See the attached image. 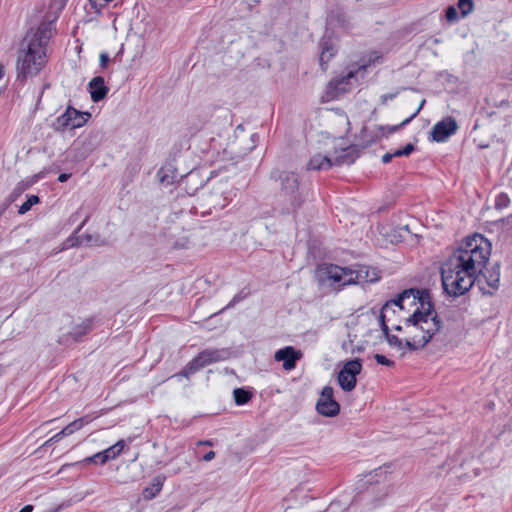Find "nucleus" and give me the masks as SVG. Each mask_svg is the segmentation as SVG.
<instances>
[{
  "instance_id": "f257e3e1",
  "label": "nucleus",
  "mask_w": 512,
  "mask_h": 512,
  "mask_svg": "<svg viewBox=\"0 0 512 512\" xmlns=\"http://www.w3.org/2000/svg\"><path fill=\"white\" fill-rule=\"evenodd\" d=\"M490 255L491 243L483 235L466 237L442 267L444 291L453 297L468 292L483 272Z\"/></svg>"
},
{
  "instance_id": "f03ea898",
  "label": "nucleus",
  "mask_w": 512,
  "mask_h": 512,
  "mask_svg": "<svg viewBox=\"0 0 512 512\" xmlns=\"http://www.w3.org/2000/svg\"><path fill=\"white\" fill-rule=\"evenodd\" d=\"M409 303L406 304V310H410V313L397 326V332H404L406 347L412 351L424 348L431 341L440 330L441 321L427 291L422 292L414 307Z\"/></svg>"
},
{
  "instance_id": "7ed1b4c3",
  "label": "nucleus",
  "mask_w": 512,
  "mask_h": 512,
  "mask_svg": "<svg viewBox=\"0 0 512 512\" xmlns=\"http://www.w3.org/2000/svg\"><path fill=\"white\" fill-rule=\"evenodd\" d=\"M52 34L50 23H42L36 30L26 34L17 54L18 79L35 77L45 67L48 61L47 47Z\"/></svg>"
},
{
  "instance_id": "20e7f679",
  "label": "nucleus",
  "mask_w": 512,
  "mask_h": 512,
  "mask_svg": "<svg viewBox=\"0 0 512 512\" xmlns=\"http://www.w3.org/2000/svg\"><path fill=\"white\" fill-rule=\"evenodd\" d=\"M318 274L322 282L328 283L336 289L364 282L373 283L380 279L379 271L376 268L360 264L347 267L325 264L319 267Z\"/></svg>"
},
{
  "instance_id": "39448f33",
  "label": "nucleus",
  "mask_w": 512,
  "mask_h": 512,
  "mask_svg": "<svg viewBox=\"0 0 512 512\" xmlns=\"http://www.w3.org/2000/svg\"><path fill=\"white\" fill-rule=\"evenodd\" d=\"M422 292L416 289L405 290L396 299L389 300L384 304L380 318L385 333L389 328L397 331V326L401 325L410 313V310H406L407 302L414 307Z\"/></svg>"
},
{
  "instance_id": "423d86ee",
  "label": "nucleus",
  "mask_w": 512,
  "mask_h": 512,
  "mask_svg": "<svg viewBox=\"0 0 512 512\" xmlns=\"http://www.w3.org/2000/svg\"><path fill=\"white\" fill-rule=\"evenodd\" d=\"M228 355L229 353L225 349H206L193 358L187 366L179 374L174 375V377L188 378L190 375L212 363L227 359Z\"/></svg>"
},
{
  "instance_id": "0eeeda50",
  "label": "nucleus",
  "mask_w": 512,
  "mask_h": 512,
  "mask_svg": "<svg viewBox=\"0 0 512 512\" xmlns=\"http://www.w3.org/2000/svg\"><path fill=\"white\" fill-rule=\"evenodd\" d=\"M271 178L279 181L282 196H284L293 207L299 205L301 201L298 193L299 181L298 177L294 173L287 171H273L271 173Z\"/></svg>"
},
{
  "instance_id": "6e6552de",
  "label": "nucleus",
  "mask_w": 512,
  "mask_h": 512,
  "mask_svg": "<svg viewBox=\"0 0 512 512\" xmlns=\"http://www.w3.org/2000/svg\"><path fill=\"white\" fill-rule=\"evenodd\" d=\"M89 116L88 113H81L72 107H68L63 114L54 120L52 126L56 131L80 128L86 123Z\"/></svg>"
},
{
  "instance_id": "1a4fd4ad",
  "label": "nucleus",
  "mask_w": 512,
  "mask_h": 512,
  "mask_svg": "<svg viewBox=\"0 0 512 512\" xmlns=\"http://www.w3.org/2000/svg\"><path fill=\"white\" fill-rule=\"evenodd\" d=\"M362 370V362L359 359L349 360L344 363L343 368L338 373V383L346 391H352L356 386V376Z\"/></svg>"
},
{
  "instance_id": "9d476101",
  "label": "nucleus",
  "mask_w": 512,
  "mask_h": 512,
  "mask_svg": "<svg viewBox=\"0 0 512 512\" xmlns=\"http://www.w3.org/2000/svg\"><path fill=\"white\" fill-rule=\"evenodd\" d=\"M346 158L347 155L344 149H341L340 151H334L333 154H315L310 159L307 166L310 170H327L334 165H340L344 163Z\"/></svg>"
},
{
  "instance_id": "9b49d317",
  "label": "nucleus",
  "mask_w": 512,
  "mask_h": 512,
  "mask_svg": "<svg viewBox=\"0 0 512 512\" xmlns=\"http://www.w3.org/2000/svg\"><path fill=\"white\" fill-rule=\"evenodd\" d=\"M354 76L355 72L350 71L345 77L329 81L325 88V91L321 96L322 102H330L336 100L344 93H346L350 88L349 81Z\"/></svg>"
},
{
  "instance_id": "f8f14e48",
  "label": "nucleus",
  "mask_w": 512,
  "mask_h": 512,
  "mask_svg": "<svg viewBox=\"0 0 512 512\" xmlns=\"http://www.w3.org/2000/svg\"><path fill=\"white\" fill-rule=\"evenodd\" d=\"M316 409L319 414L326 417H334L340 411V405L334 399V391L330 386L322 389L321 395L316 403Z\"/></svg>"
},
{
  "instance_id": "ddd939ff",
  "label": "nucleus",
  "mask_w": 512,
  "mask_h": 512,
  "mask_svg": "<svg viewBox=\"0 0 512 512\" xmlns=\"http://www.w3.org/2000/svg\"><path fill=\"white\" fill-rule=\"evenodd\" d=\"M303 357V353L293 346H286L274 353V360L282 362V367L286 371L295 369L297 362Z\"/></svg>"
},
{
  "instance_id": "4468645a",
  "label": "nucleus",
  "mask_w": 512,
  "mask_h": 512,
  "mask_svg": "<svg viewBox=\"0 0 512 512\" xmlns=\"http://www.w3.org/2000/svg\"><path fill=\"white\" fill-rule=\"evenodd\" d=\"M458 125L454 118L447 117L437 122L431 131L432 139L436 142H444L457 131Z\"/></svg>"
},
{
  "instance_id": "2eb2a0df",
  "label": "nucleus",
  "mask_w": 512,
  "mask_h": 512,
  "mask_svg": "<svg viewBox=\"0 0 512 512\" xmlns=\"http://www.w3.org/2000/svg\"><path fill=\"white\" fill-rule=\"evenodd\" d=\"M126 443L124 440L117 441L114 445L108 447L107 449L98 452L90 457L85 459V462L95 463L97 457H101V464H105L109 460L116 459L124 450Z\"/></svg>"
},
{
  "instance_id": "dca6fc26",
  "label": "nucleus",
  "mask_w": 512,
  "mask_h": 512,
  "mask_svg": "<svg viewBox=\"0 0 512 512\" xmlns=\"http://www.w3.org/2000/svg\"><path fill=\"white\" fill-rule=\"evenodd\" d=\"M90 96L93 102H99L104 99L109 91L105 85L104 79L100 76L94 77L88 84Z\"/></svg>"
},
{
  "instance_id": "f3484780",
  "label": "nucleus",
  "mask_w": 512,
  "mask_h": 512,
  "mask_svg": "<svg viewBox=\"0 0 512 512\" xmlns=\"http://www.w3.org/2000/svg\"><path fill=\"white\" fill-rule=\"evenodd\" d=\"M164 478L157 476L152 483L143 490V497L147 500L154 498L162 489Z\"/></svg>"
},
{
  "instance_id": "a211bd4d",
  "label": "nucleus",
  "mask_w": 512,
  "mask_h": 512,
  "mask_svg": "<svg viewBox=\"0 0 512 512\" xmlns=\"http://www.w3.org/2000/svg\"><path fill=\"white\" fill-rule=\"evenodd\" d=\"M484 278L486 279L487 284L493 288L496 289L499 286L500 283V267L499 265H495L491 267L490 269L486 270V272L483 274Z\"/></svg>"
},
{
  "instance_id": "6ab92c4d",
  "label": "nucleus",
  "mask_w": 512,
  "mask_h": 512,
  "mask_svg": "<svg viewBox=\"0 0 512 512\" xmlns=\"http://www.w3.org/2000/svg\"><path fill=\"white\" fill-rule=\"evenodd\" d=\"M387 341L391 347L396 348L399 351L407 349L404 332H399V335L387 334Z\"/></svg>"
},
{
  "instance_id": "aec40b11",
  "label": "nucleus",
  "mask_w": 512,
  "mask_h": 512,
  "mask_svg": "<svg viewBox=\"0 0 512 512\" xmlns=\"http://www.w3.org/2000/svg\"><path fill=\"white\" fill-rule=\"evenodd\" d=\"M387 341L391 347L396 348L399 351L407 349L404 332H399V335L387 334Z\"/></svg>"
},
{
  "instance_id": "412c9836",
  "label": "nucleus",
  "mask_w": 512,
  "mask_h": 512,
  "mask_svg": "<svg viewBox=\"0 0 512 512\" xmlns=\"http://www.w3.org/2000/svg\"><path fill=\"white\" fill-rule=\"evenodd\" d=\"M334 53L335 49L333 48L332 45H329L327 42H324L322 44V51L320 54L319 61L323 69H326L324 65L333 57Z\"/></svg>"
},
{
  "instance_id": "4be33fe9",
  "label": "nucleus",
  "mask_w": 512,
  "mask_h": 512,
  "mask_svg": "<svg viewBox=\"0 0 512 512\" xmlns=\"http://www.w3.org/2000/svg\"><path fill=\"white\" fill-rule=\"evenodd\" d=\"M87 423H88V420H86L85 418H79V419L71 422L70 424H68L66 427H64L61 430V434H65L66 436H69V435L73 434L74 432L80 430Z\"/></svg>"
},
{
  "instance_id": "5701e85b",
  "label": "nucleus",
  "mask_w": 512,
  "mask_h": 512,
  "mask_svg": "<svg viewBox=\"0 0 512 512\" xmlns=\"http://www.w3.org/2000/svg\"><path fill=\"white\" fill-rule=\"evenodd\" d=\"M234 401L237 405H244L251 399V393L243 388H236L233 391Z\"/></svg>"
},
{
  "instance_id": "b1692460",
  "label": "nucleus",
  "mask_w": 512,
  "mask_h": 512,
  "mask_svg": "<svg viewBox=\"0 0 512 512\" xmlns=\"http://www.w3.org/2000/svg\"><path fill=\"white\" fill-rule=\"evenodd\" d=\"M457 8L460 10L461 17L465 18L474 10V3L472 0H458Z\"/></svg>"
},
{
  "instance_id": "393cba45",
  "label": "nucleus",
  "mask_w": 512,
  "mask_h": 512,
  "mask_svg": "<svg viewBox=\"0 0 512 512\" xmlns=\"http://www.w3.org/2000/svg\"><path fill=\"white\" fill-rule=\"evenodd\" d=\"M510 197L506 193H499L495 197V207L496 209L502 210L507 208L510 205Z\"/></svg>"
},
{
  "instance_id": "a878e982",
  "label": "nucleus",
  "mask_w": 512,
  "mask_h": 512,
  "mask_svg": "<svg viewBox=\"0 0 512 512\" xmlns=\"http://www.w3.org/2000/svg\"><path fill=\"white\" fill-rule=\"evenodd\" d=\"M39 202V197L36 195H31L28 199L19 207V214L27 213L33 205Z\"/></svg>"
},
{
  "instance_id": "bb28decb",
  "label": "nucleus",
  "mask_w": 512,
  "mask_h": 512,
  "mask_svg": "<svg viewBox=\"0 0 512 512\" xmlns=\"http://www.w3.org/2000/svg\"><path fill=\"white\" fill-rule=\"evenodd\" d=\"M381 58L382 56L378 52H372L367 60H363L362 64L359 66V70H365L368 66L379 63Z\"/></svg>"
},
{
  "instance_id": "cd10ccee",
  "label": "nucleus",
  "mask_w": 512,
  "mask_h": 512,
  "mask_svg": "<svg viewBox=\"0 0 512 512\" xmlns=\"http://www.w3.org/2000/svg\"><path fill=\"white\" fill-rule=\"evenodd\" d=\"M445 17L448 22H456L459 19L457 8L455 6H449L446 9Z\"/></svg>"
},
{
  "instance_id": "c85d7f7f",
  "label": "nucleus",
  "mask_w": 512,
  "mask_h": 512,
  "mask_svg": "<svg viewBox=\"0 0 512 512\" xmlns=\"http://www.w3.org/2000/svg\"><path fill=\"white\" fill-rule=\"evenodd\" d=\"M414 145L411 143H408L404 146L402 149H397L394 151V155L401 157V156H409L414 151Z\"/></svg>"
},
{
  "instance_id": "c756f323",
  "label": "nucleus",
  "mask_w": 512,
  "mask_h": 512,
  "mask_svg": "<svg viewBox=\"0 0 512 512\" xmlns=\"http://www.w3.org/2000/svg\"><path fill=\"white\" fill-rule=\"evenodd\" d=\"M374 359L380 365H384V366H387V367H393L394 366V361L388 359L386 356H384L382 354H375L374 355Z\"/></svg>"
},
{
  "instance_id": "7c9ffc66",
  "label": "nucleus",
  "mask_w": 512,
  "mask_h": 512,
  "mask_svg": "<svg viewBox=\"0 0 512 512\" xmlns=\"http://www.w3.org/2000/svg\"><path fill=\"white\" fill-rule=\"evenodd\" d=\"M424 103H425V100H422L421 103L419 104L418 108L416 109V111L410 117H408L407 119L402 121L398 127H403V126L407 125L408 123H410V121L419 114V112L423 108Z\"/></svg>"
},
{
  "instance_id": "2f4dec72",
  "label": "nucleus",
  "mask_w": 512,
  "mask_h": 512,
  "mask_svg": "<svg viewBox=\"0 0 512 512\" xmlns=\"http://www.w3.org/2000/svg\"><path fill=\"white\" fill-rule=\"evenodd\" d=\"M157 176H158L159 181H160L161 183H167V184H169V183H170V181L167 179V178H168L167 169H165V168H161V169L158 171Z\"/></svg>"
},
{
  "instance_id": "473e14b6",
  "label": "nucleus",
  "mask_w": 512,
  "mask_h": 512,
  "mask_svg": "<svg viewBox=\"0 0 512 512\" xmlns=\"http://www.w3.org/2000/svg\"><path fill=\"white\" fill-rule=\"evenodd\" d=\"M397 94L398 92L383 94L381 96V103L383 105L387 104V102L393 100L397 96Z\"/></svg>"
},
{
  "instance_id": "72a5a7b5",
  "label": "nucleus",
  "mask_w": 512,
  "mask_h": 512,
  "mask_svg": "<svg viewBox=\"0 0 512 512\" xmlns=\"http://www.w3.org/2000/svg\"><path fill=\"white\" fill-rule=\"evenodd\" d=\"M100 66L106 68L109 62V56L107 53H101L99 57Z\"/></svg>"
},
{
  "instance_id": "f704fd0d",
  "label": "nucleus",
  "mask_w": 512,
  "mask_h": 512,
  "mask_svg": "<svg viewBox=\"0 0 512 512\" xmlns=\"http://www.w3.org/2000/svg\"><path fill=\"white\" fill-rule=\"evenodd\" d=\"M393 157H397L396 155H394V152L393 153H386L382 156V162L387 164L389 163Z\"/></svg>"
},
{
  "instance_id": "c9c22d12",
  "label": "nucleus",
  "mask_w": 512,
  "mask_h": 512,
  "mask_svg": "<svg viewBox=\"0 0 512 512\" xmlns=\"http://www.w3.org/2000/svg\"><path fill=\"white\" fill-rule=\"evenodd\" d=\"M214 457H215V453H214L213 451H209V452H207V453L203 456V460H204V461H211Z\"/></svg>"
},
{
  "instance_id": "e433bc0d",
  "label": "nucleus",
  "mask_w": 512,
  "mask_h": 512,
  "mask_svg": "<svg viewBox=\"0 0 512 512\" xmlns=\"http://www.w3.org/2000/svg\"><path fill=\"white\" fill-rule=\"evenodd\" d=\"M70 178V174L62 173L58 176V181L63 183L66 182Z\"/></svg>"
},
{
  "instance_id": "4c0bfd02",
  "label": "nucleus",
  "mask_w": 512,
  "mask_h": 512,
  "mask_svg": "<svg viewBox=\"0 0 512 512\" xmlns=\"http://www.w3.org/2000/svg\"><path fill=\"white\" fill-rule=\"evenodd\" d=\"M64 436H66V435L61 434V431H60L59 433L55 434L49 441L57 442Z\"/></svg>"
},
{
  "instance_id": "58836bf2",
  "label": "nucleus",
  "mask_w": 512,
  "mask_h": 512,
  "mask_svg": "<svg viewBox=\"0 0 512 512\" xmlns=\"http://www.w3.org/2000/svg\"><path fill=\"white\" fill-rule=\"evenodd\" d=\"M32 511H33V506L32 505H26L19 512H32Z\"/></svg>"
},
{
  "instance_id": "ea45409f",
  "label": "nucleus",
  "mask_w": 512,
  "mask_h": 512,
  "mask_svg": "<svg viewBox=\"0 0 512 512\" xmlns=\"http://www.w3.org/2000/svg\"><path fill=\"white\" fill-rule=\"evenodd\" d=\"M5 75V67L3 64L0 63V80L4 77Z\"/></svg>"
},
{
  "instance_id": "a19ab883",
  "label": "nucleus",
  "mask_w": 512,
  "mask_h": 512,
  "mask_svg": "<svg viewBox=\"0 0 512 512\" xmlns=\"http://www.w3.org/2000/svg\"><path fill=\"white\" fill-rule=\"evenodd\" d=\"M86 330H87V328H85L84 330H82L81 332H79V333H78V335L85 334V333H86Z\"/></svg>"
},
{
  "instance_id": "79ce46f5",
  "label": "nucleus",
  "mask_w": 512,
  "mask_h": 512,
  "mask_svg": "<svg viewBox=\"0 0 512 512\" xmlns=\"http://www.w3.org/2000/svg\"><path fill=\"white\" fill-rule=\"evenodd\" d=\"M99 461L101 463V457L96 458V462Z\"/></svg>"
}]
</instances>
